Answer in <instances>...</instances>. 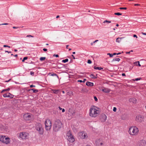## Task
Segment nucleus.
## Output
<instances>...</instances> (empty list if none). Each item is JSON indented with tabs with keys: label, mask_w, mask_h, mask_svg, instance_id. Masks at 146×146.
<instances>
[{
	"label": "nucleus",
	"mask_w": 146,
	"mask_h": 146,
	"mask_svg": "<svg viewBox=\"0 0 146 146\" xmlns=\"http://www.w3.org/2000/svg\"><path fill=\"white\" fill-rule=\"evenodd\" d=\"M100 112V109L97 107L92 106L89 110V115L91 117H96L98 116Z\"/></svg>",
	"instance_id": "f257e3e1"
},
{
	"label": "nucleus",
	"mask_w": 146,
	"mask_h": 146,
	"mask_svg": "<svg viewBox=\"0 0 146 146\" xmlns=\"http://www.w3.org/2000/svg\"><path fill=\"white\" fill-rule=\"evenodd\" d=\"M63 127L62 123L59 119H56L53 125V129L54 131L60 130Z\"/></svg>",
	"instance_id": "f03ea898"
},
{
	"label": "nucleus",
	"mask_w": 146,
	"mask_h": 146,
	"mask_svg": "<svg viewBox=\"0 0 146 146\" xmlns=\"http://www.w3.org/2000/svg\"><path fill=\"white\" fill-rule=\"evenodd\" d=\"M128 133L131 135L135 136L138 134L139 133V130L136 126H132L129 128Z\"/></svg>",
	"instance_id": "7ed1b4c3"
},
{
	"label": "nucleus",
	"mask_w": 146,
	"mask_h": 146,
	"mask_svg": "<svg viewBox=\"0 0 146 146\" xmlns=\"http://www.w3.org/2000/svg\"><path fill=\"white\" fill-rule=\"evenodd\" d=\"M45 129L47 131L50 130L52 126L51 119H46L45 122Z\"/></svg>",
	"instance_id": "20e7f679"
},
{
	"label": "nucleus",
	"mask_w": 146,
	"mask_h": 146,
	"mask_svg": "<svg viewBox=\"0 0 146 146\" xmlns=\"http://www.w3.org/2000/svg\"><path fill=\"white\" fill-rule=\"evenodd\" d=\"M35 128L40 134L42 135L43 134L44 129L41 124L37 123L36 124Z\"/></svg>",
	"instance_id": "39448f33"
},
{
	"label": "nucleus",
	"mask_w": 146,
	"mask_h": 146,
	"mask_svg": "<svg viewBox=\"0 0 146 146\" xmlns=\"http://www.w3.org/2000/svg\"><path fill=\"white\" fill-rule=\"evenodd\" d=\"M28 133L21 132L19 133V137L22 139H27L29 136Z\"/></svg>",
	"instance_id": "423d86ee"
},
{
	"label": "nucleus",
	"mask_w": 146,
	"mask_h": 146,
	"mask_svg": "<svg viewBox=\"0 0 146 146\" xmlns=\"http://www.w3.org/2000/svg\"><path fill=\"white\" fill-rule=\"evenodd\" d=\"M79 135L80 136L81 135V138L82 139H85L88 137L87 133L84 132H80L79 133Z\"/></svg>",
	"instance_id": "0eeeda50"
},
{
	"label": "nucleus",
	"mask_w": 146,
	"mask_h": 146,
	"mask_svg": "<svg viewBox=\"0 0 146 146\" xmlns=\"http://www.w3.org/2000/svg\"><path fill=\"white\" fill-rule=\"evenodd\" d=\"M3 96L5 98H13L14 95L10 93H8L3 94Z\"/></svg>",
	"instance_id": "6e6552de"
},
{
	"label": "nucleus",
	"mask_w": 146,
	"mask_h": 146,
	"mask_svg": "<svg viewBox=\"0 0 146 146\" xmlns=\"http://www.w3.org/2000/svg\"><path fill=\"white\" fill-rule=\"evenodd\" d=\"M145 140H142L139 141L137 146H145Z\"/></svg>",
	"instance_id": "1a4fd4ad"
},
{
	"label": "nucleus",
	"mask_w": 146,
	"mask_h": 146,
	"mask_svg": "<svg viewBox=\"0 0 146 146\" xmlns=\"http://www.w3.org/2000/svg\"><path fill=\"white\" fill-rule=\"evenodd\" d=\"M66 138L67 139L70 143H73L75 141L73 135L68 137Z\"/></svg>",
	"instance_id": "9d476101"
},
{
	"label": "nucleus",
	"mask_w": 146,
	"mask_h": 146,
	"mask_svg": "<svg viewBox=\"0 0 146 146\" xmlns=\"http://www.w3.org/2000/svg\"><path fill=\"white\" fill-rule=\"evenodd\" d=\"M68 114L70 116L73 115L75 113V111L73 108H70L68 110Z\"/></svg>",
	"instance_id": "9b49d317"
},
{
	"label": "nucleus",
	"mask_w": 146,
	"mask_h": 146,
	"mask_svg": "<svg viewBox=\"0 0 146 146\" xmlns=\"http://www.w3.org/2000/svg\"><path fill=\"white\" fill-rule=\"evenodd\" d=\"M10 142V139L9 137H5V139L3 141V143H5L6 144H8Z\"/></svg>",
	"instance_id": "f8f14e48"
},
{
	"label": "nucleus",
	"mask_w": 146,
	"mask_h": 146,
	"mask_svg": "<svg viewBox=\"0 0 146 146\" xmlns=\"http://www.w3.org/2000/svg\"><path fill=\"white\" fill-rule=\"evenodd\" d=\"M31 114L30 113H27L23 115V117L24 118H31Z\"/></svg>",
	"instance_id": "ddd939ff"
},
{
	"label": "nucleus",
	"mask_w": 146,
	"mask_h": 146,
	"mask_svg": "<svg viewBox=\"0 0 146 146\" xmlns=\"http://www.w3.org/2000/svg\"><path fill=\"white\" fill-rule=\"evenodd\" d=\"M125 38V37H118L116 38V42L118 43H120L122 40V39Z\"/></svg>",
	"instance_id": "4468645a"
},
{
	"label": "nucleus",
	"mask_w": 146,
	"mask_h": 146,
	"mask_svg": "<svg viewBox=\"0 0 146 146\" xmlns=\"http://www.w3.org/2000/svg\"><path fill=\"white\" fill-rule=\"evenodd\" d=\"M70 130L67 131L66 133V137H69V136H73Z\"/></svg>",
	"instance_id": "2eb2a0df"
},
{
	"label": "nucleus",
	"mask_w": 146,
	"mask_h": 146,
	"mask_svg": "<svg viewBox=\"0 0 146 146\" xmlns=\"http://www.w3.org/2000/svg\"><path fill=\"white\" fill-rule=\"evenodd\" d=\"M110 91V90L107 88H104V89H102V91L105 93H108Z\"/></svg>",
	"instance_id": "dca6fc26"
},
{
	"label": "nucleus",
	"mask_w": 146,
	"mask_h": 146,
	"mask_svg": "<svg viewBox=\"0 0 146 146\" xmlns=\"http://www.w3.org/2000/svg\"><path fill=\"white\" fill-rule=\"evenodd\" d=\"M86 84L89 86H92L94 85V84L93 83L89 82H87L86 83Z\"/></svg>",
	"instance_id": "f3484780"
},
{
	"label": "nucleus",
	"mask_w": 146,
	"mask_h": 146,
	"mask_svg": "<svg viewBox=\"0 0 146 146\" xmlns=\"http://www.w3.org/2000/svg\"><path fill=\"white\" fill-rule=\"evenodd\" d=\"M5 136H1L0 137V141L2 142L3 143V141L5 139Z\"/></svg>",
	"instance_id": "a211bd4d"
},
{
	"label": "nucleus",
	"mask_w": 146,
	"mask_h": 146,
	"mask_svg": "<svg viewBox=\"0 0 146 146\" xmlns=\"http://www.w3.org/2000/svg\"><path fill=\"white\" fill-rule=\"evenodd\" d=\"M120 59L119 58H114L112 60V62H114V61H118L119 62L120 60Z\"/></svg>",
	"instance_id": "6ab92c4d"
},
{
	"label": "nucleus",
	"mask_w": 146,
	"mask_h": 146,
	"mask_svg": "<svg viewBox=\"0 0 146 146\" xmlns=\"http://www.w3.org/2000/svg\"><path fill=\"white\" fill-rule=\"evenodd\" d=\"M90 76L92 78L95 79L96 78H97L96 76H95L93 74H91L90 75Z\"/></svg>",
	"instance_id": "aec40b11"
},
{
	"label": "nucleus",
	"mask_w": 146,
	"mask_h": 146,
	"mask_svg": "<svg viewBox=\"0 0 146 146\" xmlns=\"http://www.w3.org/2000/svg\"><path fill=\"white\" fill-rule=\"evenodd\" d=\"M130 101L131 102H132L133 103H135L136 102V100L135 98H133L132 99H131L130 100Z\"/></svg>",
	"instance_id": "412c9836"
},
{
	"label": "nucleus",
	"mask_w": 146,
	"mask_h": 146,
	"mask_svg": "<svg viewBox=\"0 0 146 146\" xmlns=\"http://www.w3.org/2000/svg\"><path fill=\"white\" fill-rule=\"evenodd\" d=\"M134 64H135V65L136 66H141V65L139 63V61H136L134 62Z\"/></svg>",
	"instance_id": "4be33fe9"
},
{
	"label": "nucleus",
	"mask_w": 146,
	"mask_h": 146,
	"mask_svg": "<svg viewBox=\"0 0 146 146\" xmlns=\"http://www.w3.org/2000/svg\"><path fill=\"white\" fill-rule=\"evenodd\" d=\"M94 68L95 69H96V70H100L102 69H103L101 67H96V66H94Z\"/></svg>",
	"instance_id": "5701e85b"
},
{
	"label": "nucleus",
	"mask_w": 146,
	"mask_h": 146,
	"mask_svg": "<svg viewBox=\"0 0 146 146\" xmlns=\"http://www.w3.org/2000/svg\"><path fill=\"white\" fill-rule=\"evenodd\" d=\"M143 118V116L140 115H138L136 117V119H140L141 118Z\"/></svg>",
	"instance_id": "b1692460"
},
{
	"label": "nucleus",
	"mask_w": 146,
	"mask_h": 146,
	"mask_svg": "<svg viewBox=\"0 0 146 146\" xmlns=\"http://www.w3.org/2000/svg\"><path fill=\"white\" fill-rule=\"evenodd\" d=\"M52 91L55 94H57L58 92V90H52Z\"/></svg>",
	"instance_id": "393cba45"
},
{
	"label": "nucleus",
	"mask_w": 146,
	"mask_h": 146,
	"mask_svg": "<svg viewBox=\"0 0 146 146\" xmlns=\"http://www.w3.org/2000/svg\"><path fill=\"white\" fill-rule=\"evenodd\" d=\"M68 59L67 58H66L65 60H63L62 61L63 63H66V62H68Z\"/></svg>",
	"instance_id": "a878e982"
},
{
	"label": "nucleus",
	"mask_w": 146,
	"mask_h": 146,
	"mask_svg": "<svg viewBox=\"0 0 146 146\" xmlns=\"http://www.w3.org/2000/svg\"><path fill=\"white\" fill-rule=\"evenodd\" d=\"M102 118H103V119H106V118H107L105 114H102Z\"/></svg>",
	"instance_id": "bb28decb"
},
{
	"label": "nucleus",
	"mask_w": 146,
	"mask_h": 146,
	"mask_svg": "<svg viewBox=\"0 0 146 146\" xmlns=\"http://www.w3.org/2000/svg\"><path fill=\"white\" fill-rule=\"evenodd\" d=\"M31 90H33V92L34 93L37 92H38V90L35 89H31Z\"/></svg>",
	"instance_id": "cd10ccee"
},
{
	"label": "nucleus",
	"mask_w": 146,
	"mask_h": 146,
	"mask_svg": "<svg viewBox=\"0 0 146 146\" xmlns=\"http://www.w3.org/2000/svg\"><path fill=\"white\" fill-rule=\"evenodd\" d=\"M45 57H41L40 58V61H43L45 60Z\"/></svg>",
	"instance_id": "c85d7f7f"
},
{
	"label": "nucleus",
	"mask_w": 146,
	"mask_h": 146,
	"mask_svg": "<svg viewBox=\"0 0 146 146\" xmlns=\"http://www.w3.org/2000/svg\"><path fill=\"white\" fill-rule=\"evenodd\" d=\"M114 14L118 15H122V14L120 13H115Z\"/></svg>",
	"instance_id": "c756f323"
},
{
	"label": "nucleus",
	"mask_w": 146,
	"mask_h": 146,
	"mask_svg": "<svg viewBox=\"0 0 146 146\" xmlns=\"http://www.w3.org/2000/svg\"><path fill=\"white\" fill-rule=\"evenodd\" d=\"M49 75H50V76H57L56 74L54 73H52V74H49Z\"/></svg>",
	"instance_id": "7c9ffc66"
},
{
	"label": "nucleus",
	"mask_w": 146,
	"mask_h": 146,
	"mask_svg": "<svg viewBox=\"0 0 146 146\" xmlns=\"http://www.w3.org/2000/svg\"><path fill=\"white\" fill-rule=\"evenodd\" d=\"M111 23V21H108V20H105V21H104V22H103L104 23Z\"/></svg>",
	"instance_id": "2f4dec72"
},
{
	"label": "nucleus",
	"mask_w": 146,
	"mask_h": 146,
	"mask_svg": "<svg viewBox=\"0 0 146 146\" xmlns=\"http://www.w3.org/2000/svg\"><path fill=\"white\" fill-rule=\"evenodd\" d=\"M136 120L137 121H138L139 122H141L142 121V119H136Z\"/></svg>",
	"instance_id": "473e14b6"
},
{
	"label": "nucleus",
	"mask_w": 146,
	"mask_h": 146,
	"mask_svg": "<svg viewBox=\"0 0 146 146\" xmlns=\"http://www.w3.org/2000/svg\"><path fill=\"white\" fill-rule=\"evenodd\" d=\"M28 58L27 57H25L23 58V59L22 60V61L23 62H24L25 61V60H26Z\"/></svg>",
	"instance_id": "72a5a7b5"
},
{
	"label": "nucleus",
	"mask_w": 146,
	"mask_h": 146,
	"mask_svg": "<svg viewBox=\"0 0 146 146\" xmlns=\"http://www.w3.org/2000/svg\"><path fill=\"white\" fill-rule=\"evenodd\" d=\"M108 55H109L110 57H112L113 56V54H111L108 53L107 54Z\"/></svg>",
	"instance_id": "f704fd0d"
},
{
	"label": "nucleus",
	"mask_w": 146,
	"mask_h": 146,
	"mask_svg": "<svg viewBox=\"0 0 146 146\" xmlns=\"http://www.w3.org/2000/svg\"><path fill=\"white\" fill-rule=\"evenodd\" d=\"M4 92H7L6 89H4L1 92V93H3Z\"/></svg>",
	"instance_id": "c9c22d12"
},
{
	"label": "nucleus",
	"mask_w": 146,
	"mask_h": 146,
	"mask_svg": "<svg viewBox=\"0 0 146 146\" xmlns=\"http://www.w3.org/2000/svg\"><path fill=\"white\" fill-rule=\"evenodd\" d=\"M87 63L88 64H90L92 63V62L90 60H88Z\"/></svg>",
	"instance_id": "e433bc0d"
},
{
	"label": "nucleus",
	"mask_w": 146,
	"mask_h": 146,
	"mask_svg": "<svg viewBox=\"0 0 146 146\" xmlns=\"http://www.w3.org/2000/svg\"><path fill=\"white\" fill-rule=\"evenodd\" d=\"M127 8L126 7H120L119 8V9H125V10H126L127 9Z\"/></svg>",
	"instance_id": "4c0bfd02"
},
{
	"label": "nucleus",
	"mask_w": 146,
	"mask_h": 146,
	"mask_svg": "<svg viewBox=\"0 0 146 146\" xmlns=\"http://www.w3.org/2000/svg\"><path fill=\"white\" fill-rule=\"evenodd\" d=\"M141 79V78H136L135 80H133L137 81Z\"/></svg>",
	"instance_id": "58836bf2"
},
{
	"label": "nucleus",
	"mask_w": 146,
	"mask_h": 146,
	"mask_svg": "<svg viewBox=\"0 0 146 146\" xmlns=\"http://www.w3.org/2000/svg\"><path fill=\"white\" fill-rule=\"evenodd\" d=\"M116 110H117V109H116V107H114L113 108V111H114V112H115L116 111Z\"/></svg>",
	"instance_id": "ea45409f"
},
{
	"label": "nucleus",
	"mask_w": 146,
	"mask_h": 146,
	"mask_svg": "<svg viewBox=\"0 0 146 146\" xmlns=\"http://www.w3.org/2000/svg\"><path fill=\"white\" fill-rule=\"evenodd\" d=\"M3 46L4 47H8V48H10V46H7V45H4Z\"/></svg>",
	"instance_id": "a19ab883"
},
{
	"label": "nucleus",
	"mask_w": 146,
	"mask_h": 146,
	"mask_svg": "<svg viewBox=\"0 0 146 146\" xmlns=\"http://www.w3.org/2000/svg\"><path fill=\"white\" fill-rule=\"evenodd\" d=\"M94 98L95 101H98V99L96 96H94Z\"/></svg>",
	"instance_id": "79ce46f5"
},
{
	"label": "nucleus",
	"mask_w": 146,
	"mask_h": 146,
	"mask_svg": "<svg viewBox=\"0 0 146 146\" xmlns=\"http://www.w3.org/2000/svg\"><path fill=\"white\" fill-rule=\"evenodd\" d=\"M27 37H33V36H32L31 35H27Z\"/></svg>",
	"instance_id": "37998d69"
},
{
	"label": "nucleus",
	"mask_w": 146,
	"mask_h": 146,
	"mask_svg": "<svg viewBox=\"0 0 146 146\" xmlns=\"http://www.w3.org/2000/svg\"><path fill=\"white\" fill-rule=\"evenodd\" d=\"M2 25H8V23H3V24H2Z\"/></svg>",
	"instance_id": "c03bdc74"
},
{
	"label": "nucleus",
	"mask_w": 146,
	"mask_h": 146,
	"mask_svg": "<svg viewBox=\"0 0 146 146\" xmlns=\"http://www.w3.org/2000/svg\"><path fill=\"white\" fill-rule=\"evenodd\" d=\"M78 82H83V81L81 80H78Z\"/></svg>",
	"instance_id": "a18cd8bd"
},
{
	"label": "nucleus",
	"mask_w": 146,
	"mask_h": 146,
	"mask_svg": "<svg viewBox=\"0 0 146 146\" xmlns=\"http://www.w3.org/2000/svg\"><path fill=\"white\" fill-rule=\"evenodd\" d=\"M43 50L44 51H47V50L46 49V48H44L43 49Z\"/></svg>",
	"instance_id": "49530a36"
},
{
	"label": "nucleus",
	"mask_w": 146,
	"mask_h": 146,
	"mask_svg": "<svg viewBox=\"0 0 146 146\" xmlns=\"http://www.w3.org/2000/svg\"><path fill=\"white\" fill-rule=\"evenodd\" d=\"M35 86L33 85H31L30 86V88H32L33 87H35Z\"/></svg>",
	"instance_id": "de8ad7c7"
},
{
	"label": "nucleus",
	"mask_w": 146,
	"mask_h": 146,
	"mask_svg": "<svg viewBox=\"0 0 146 146\" xmlns=\"http://www.w3.org/2000/svg\"><path fill=\"white\" fill-rule=\"evenodd\" d=\"M55 56V57H59V56L58 55V54H56V55H54V56Z\"/></svg>",
	"instance_id": "09e8293b"
},
{
	"label": "nucleus",
	"mask_w": 146,
	"mask_h": 146,
	"mask_svg": "<svg viewBox=\"0 0 146 146\" xmlns=\"http://www.w3.org/2000/svg\"><path fill=\"white\" fill-rule=\"evenodd\" d=\"M30 74H31V75H34V72H31Z\"/></svg>",
	"instance_id": "8fccbe9b"
},
{
	"label": "nucleus",
	"mask_w": 146,
	"mask_h": 146,
	"mask_svg": "<svg viewBox=\"0 0 146 146\" xmlns=\"http://www.w3.org/2000/svg\"><path fill=\"white\" fill-rule=\"evenodd\" d=\"M98 41V40H95V41H94V42H93V43H95L96 42H97Z\"/></svg>",
	"instance_id": "3c124183"
},
{
	"label": "nucleus",
	"mask_w": 146,
	"mask_h": 146,
	"mask_svg": "<svg viewBox=\"0 0 146 146\" xmlns=\"http://www.w3.org/2000/svg\"><path fill=\"white\" fill-rule=\"evenodd\" d=\"M133 37H136V38H137V35H134L133 36Z\"/></svg>",
	"instance_id": "603ef678"
},
{
	"label": "nucleus",
	"mask_w": 146,
	"mask_h": 146,
	"mask_svg": "<svg viewBox=\"0 0 146 146\" xmlns=\"http://www.w3.org/2000/svg\"><path fill=\"white\" fill-rule=\"evenodd\" d=\"M62 112H64L65 111V110L64 109H62Z\"/></svg>",
	"instance_id": "864d4df0"
},
{
	"label": "nucleus",
	"mask_w": 146,
	"mask_h": 146,
	"mask_svg": "<svg viewBox=\"0 0 146 146\" xmlns=\"http://www.w3.org/2000/svg\"><path fill=\"white\" fill-rule=\"evenodd\" d=\"M122 75L123 76H125V73H122Z\"/></svg>",
	"instance_id": "5fc2aeb1"
},
{
	"label": "nucleus",
	"mask_w": 146,
	"mask_h": 146,
	"mask_svg": "<svg viewBox=\"0 0 146 146\" xmlns=\"http://www.w3.org/2000/svg\"><path fill=\"white\" fill-rule=\"evenodd\" d=\"M103 119V120L101 121H103V122H104V121H106V119Z\"/></svg>",
	"instance_id": "6e6d98bb"
},
{
	"label": "nucleus",
	"mask_w": 146,
	"mask_h": 146,
	"mask_svg": "<svg viewBox=\"0 0 146 146\" xmlns=\"http://www.w3.org/2000/svg\"><path fill=\"white\" fill-rule=\"evenodd\" d=\"M6 90L7 91H9L10 90V89L9 88H8Z\"/></svg>",
	"instance_id": "4d7b16f0"
},
{
	"label": "nucleus",
	"mask_w": 146,
	"mask_h": 146,
	"mask_svg": "<svg viewBox=\"0 0 146 146\" xmlns=\"http://www.w3.org/2000/svg\"><path fill=\"white\" fill-rule=\"evenodd\" d=\"M86 80V79H84L83 81H83V82H84Z\"/></svg>",
	"instance_id": "13d9d810"
},
{
	"label": "nucleus",
	"mask_w": 146,
	"mask_h": 146,
	"mask_svg": "<svg viewBox=\"0 0 146 146\" xmlns=\"http://www.w3.org/2000/svg\"><path fill=\"white\" fill-rule=\"evenodd\" d=\"M5 52H8V53H11V51L9 52V51H5Z\"/></svg>",
	"instance_id": "bf43d9fd"
},
{
	"label": "nucleus",
	"mask_w": 146,
	"mask_h": 146,
	"mask_svg": "<svg viewBox=\"0 0 146 146\" xmlns=\"http://www.w3.org/2000/svg\"><path fill=\"white\" fill-rule=\"evenodd\" d=\"M72 57H73V58L74 59H75V57H74V56L73 55H72Z\"/></svg>",
	"instance_id": "052dcab7"
},
{
	"label": "nucleus",
	"mask_w": 146,
	"mask_h": 146,
	"mask_svg": "<svg viewBox=\"0 0 146 146\" xmlns=\"http://www.w3.org/2000/svg\"><path fill=\"white\" fill-rule=\"evenodd\" d=\"M13 29H17V28H18V27H13Z\"/></svg>",
	"instance_id": "680f3d73"
},
{
	"label": "nucleus",
	"mask_w": 146,
	"mask_h": 146,
	"mask_svg": "<svg viewBox=\"0 0 146 146\" xmlns=\"http://www.w3.org/2000/svg\"><path fill=\"white\" fill-rule=\"evenodd\" d=\"M117 53H113V55H117Z\"/></svg>",
	"instance_id": "e2e57ef3"
},
{
	"label": "nucleus",
	"mask_w": 146,
	"mask_h": 146,
	"mask_svg": "<svg viewBox=\"0 0 146 146\" xmlns=\"http://www.w3.org/2000/svg\"><path fill=\"white\" fill-rule=\"evenodd\" d=\"M139 5H140L139 4H135V6H139Z\"/></svg>",
	"instance_id": "0e129e2a"
},
{
	"label": "nucleus",
	"mask_w": 146,
	"mask_h": 146,
	"mask_svg": "<svg viewBox=\"0 0 146 146\" xmlns=\"http://www.w3.org/2000/svg\"><path fill=\"white\" fill-rule=\"evenodd\" d=\"M142 34L144 35H146V33H142Z\"/></svg>",
	"instance_id": "69168bd1"
},
{
	"label": "nucleus",
	"mask_w": 146,
	"mask_h": 146,
	"mask_svg": "<svg viewBox=\"0 0 146 146\" xmlns=\"http://www.w3.org/2000/svg\"><path fill=\"white\" fill-rule=\"evenodd\" d=\"M59 108L60 110H61L62 109V108L60 107H59Z\"/></svg>",
	"instance_id": "338daca9"
},
{
	"label": "nucleus",
	"mask_w": 146,
	"mask_h": 146,
	"mask_svg": "<svg viewBox=\"0 0 146 146\" xmlns=\"http://www.w3.org/2000/svg\"><path fill=\"white\" fill-rule=\"evenodd\" d=\"M60 17L59 16V15H58L56 17V18H59Z\"/></svg>",
	"instance_id": "774afa93"
}]
</instances>
